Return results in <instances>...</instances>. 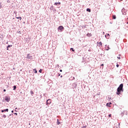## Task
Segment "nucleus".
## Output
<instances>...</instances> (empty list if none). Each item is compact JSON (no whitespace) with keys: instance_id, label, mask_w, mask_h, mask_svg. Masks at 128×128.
<instances>
[{"instance_id":"1","label":"nucleus","mask_w":128,"mask_h":128,"mask_svg":"<svg viewBox=\"0 0 128 128\" xmlns=\"http://www.w3.org/2000/svg\"><path fill=\"white\" fill-rule=\"evenodd\" d=\"M123 88H124V84H121L117 89L116 94H118V96H120V92H124V90H122Z\"/></svg>"},{"instance_id":"2","label":"nucleus","mask_w":128,"mask_h":128,"mask_svg":"<svg viewBox=\"0 0 128 128\" xmlns=\"http://www.w3.org/2000/svg\"><path fill=\"white\" fill-rule=\"evenodd\" d=\"M32 56L30 55V54H28L26 57V58H28V60H32Z\"/></svg>"},{"instance_id":"3","label":"nucleus","mask_w":128,"mask_h":128,"mask_svg":"<svg viewBox=\"0 0 128 128\" xmlns=\"http://www.w3.org/2000/svg\"><path fill=\"white\" fill-rule=\"evenodd\" d=\"M52 104V101L50 99H48L46 100V104Z\"/></svg>"},{"instance_id":"4","label":"nucleus","mask_w":128,"mask_h":128,"mask_svg":"<svg viewBox=\"0 0 128 128\" xmlns=\"http://www.w3.org/2000/svg\"><path fill=\"white\" fill-rule=\"evenodd\" d=\"M64 26H59L58 28V30H64Z\"/></svg>"},{"instance_id":"5","label":"nucleus","mask_w":128,"mask_h":128,"mask_svg":"<svg viewBox=\"0 0 128 128\" xmlns=\"http://www.w3.org/2000/svg\"><path fill=\"white\" fill-rule=\"evenodd\" d=\"M5 100H6V102H10V97H8V96H6V98H5Z\"/></svg>"},{"instance_id":"6","label":"nucleus","mask_w":128,"mask_h":128,"mask_svg":"<svg viewBox=\"0 0 128 128\" xmlns=\"http://www.w3.org/2000/svg\"><path fill=\"white\" fill-rule=\"evenodd\" d=\"M86 36L88 37V38H90V36H92V34L90 33H88L87 34Z\"/></svg>"},{"instance_id":"7","label":"nucleus","mask_w":128,"mask_h":128,"mask_svg":"<svg viewBox=\"0 0 128 128\" xmlns=\"http://www.w3.org/2000/svg\"><path fill=\"white\" fill-rule=\"evenodd\" d=\"M12 46V45H8L7 46V50H8V48H11Z\"/></svg>"},{"instance_id":"8","label":"nucleus","mask_w":128,"mask_h":128,"mask_svg":"<svg viewBox=\"0 0 128 128\" xmlns=\"http://www.w3.org/2000/svg\"><path fill=\"white\" fill-rule=\"evenodd\" d=\"M54 4L55 6H58V4H60V2H55V3Z\"/></svg>"},{"instance_id":"9","label":"nucleus","mask_w":128,"mask_h":128,"mask_svg":"<svg viewBox=\"0 0 128 128\" xmlns=\"http://www.w3.org/2000/svg\"><path fill=\"white\" fill-rule=\"evenodd\" d=\"M86 12H90L91 10H90V9L88 8L86 9Z\"/></svg>"},{"instance_id":"10","label":"nucleus","mask_w":128,"mask_h":128,"mask_svg":"<svg viewBox=\"0 0 128 128\" xmlns=\"http://www.w3.org/2000/svg\"><path fill=\"white\" fill-rule=\"evenodd\" d=\"M98 44H100V46H102V42H99Z\"/></svg>"},{"instance_id":"11","label":"nucleus","mask_w":128,"mask_h":128,"mask_svg":"<svg viewBox=\"0 0 128 128\" xmlns=\"http://www.w3.org/2000/svg\"><path fill=\"white\" fill-rule=\"evenodd\" d=\"M16 18L18 20H22V17H16Z\"/></svg>"},{"instance_id":"12","label":"nucleus","mask_w":128,"mask_h":128,"mask_svg":"<svg viewBox=\"0 0 128 128\" xmlns=\"http://www.w3.org/2000/svg\"><path fill=\"white\" fill-rule=\"evenodd\" d=\"M57 124H60V122L58 121V119L57 120Z\"/></svg>"},{"instance_id":"13","label":"nucleus","mask_w":128,"mask_h":128,"mask_svg":"<svg viewBox=\"0 0 128 128\" xmlns=\"http://www.w3.org/2000/svg\"><path fill=\"white\" fill-rule=\"evenodd\" d=\"M110 104H112V102L108 103L106 104L107 106H110Z\"/></svg>"},{"instance_id":"14","label":"nucleus","mask_w":128,"mask_h":128,"mask_svg":"<svg viewBox=\"0 0 128 128\" xmlns=\"http://www.w3.org/2000/svg\"><path fill=\"white\" fill-rule=\"evenodd\" d=\"M16 86H14V90H16Z\"/></svg>"},{"instance_id":"15","label":"nucleus","mask_w":128,"mask_h":128,"mask_svg":"<svg viewBox=\"0 0 128 128\" xmlns=\"http://www.w3.org/2000/svg\"><path fill=\"white\" fill-rule=\"evenodd\" d=\"M42 70L40 69V70H39V72H40V74H42Z\"/></svg>"},{"instance_id":"16","label":"nucleus","mask_w":128,"mask_h":128,"mask_svg":"<svg viewBox=\"0 0 128 128\" xmlns=\"http://www.w3.org/2000/svg\"><path fill=\"white\" fill-rule=\"evenodd\" d=\"M35 74H38V71L36 70V69H34Z\"/></svg>"},{"instance_id":"17","label":"nucleus","mask_w":128,"mask_h":128,"mask_svg":"<svg viewBox=\"0 0 128 128\" xmlns=\"http://www.w3.org/2000/svg\"><path fill=\"white\" fill-rule=\"evenodd\" d=\"M50 10H54V6H52L50 8Z\"/></svg>"},{"instance_id":"18","label":"nucleus","mask_w":128,"mask_h":128,"mask_svg":"<svg viewBox=\"0 0 128 128\" xmlns=\"http://www.w3.org/2000/svg\"><path fill=\"white\" fill-rule=\"evenodd\" d=\"M113 18H114V20H116V16H113Z\"/></svg>"},{"instance_id":"19","label":"nucleus","mask_w":128,"mask_h":128,"mask_svg":"<svg viewBox=\"0 0 128 128\" xmlns=\"http://www.w3.org/2000/svg\"><path fill=\"white\" fill-rule=\"evenodd\" d=\"M117 58H118V60H120V55H119V56H118Z\"/></svg>"},{"instance_id":"20","label":"nucleus","mask_w":128,"mask_h":128,"mask_svg":"<svg viewBox=\"0 0 128 128\" xmlns=\"http://www.w3.org/2000/svg\"><path fill=\"white\" fill-rule=\"evenodd\" d=\"M4 112H8V108L5 109V110H4Z\"/></svg>"},{"instance_id":"21","label":"nucleus","mask_w":128,"mask_h":128,"mask_svg":"<svg viewBox=\"0 0 128 128\" xmlns=\"http://www.w3.org/2000/svg\"><path fill=\"white\" fill-rule=\"evenodd\" d=\"M70 50H72V52H74V50L72 48H71Z\"/></svg>"},{"instance_id":"22","label":"nucleus","mask_w":128,"mask_h":128,"mask_svg":"<svg viewBox=\"0 0 128 128\" xmlns=\"http://www.w3.org/2000/svg\"><path fill=\"white\" fill-rule=\"evenodd\" d=\"M3 118H6V115H3Z\"/></svg>"},{"instance_id":"23","label":"nucleus","mask_w":128,"mask_h":128,"mask_svg":"<svg viewBox=\"0 0 128 128\" xmlns=\"http://www.w3.org/2000/svg\"><path fill=\"white\" fill-rule=\"evenodd\" d=\"M30 94H34V92H32V91H30Z\"/></svg>"},{"instance_id":"24","label":"nucleus","mask_w":128,"mask_h":128,"mask_svg":"<svg viewBox=\"0 0 128 128\" xmlns=\"http://www.w3.org/2000/svg\"><path fill=\"white\" fill-rule=\"evenodd\" d=\"M108 116H109V118H112V114H109V115H108Z\"/></svg>"},{"instance_id":"25","label":"nucleus","mask_w":128,"mask_h":128,"mask_svg":"<svg viewBox=\"0 0 128 128\" xmlns=\"http://www.w3.org/2000/svg\"><path fill=\"white\" fill-rule=\"evenodd\" d=\"M119 66H120V65L116 64V67H117V68H118Z\"/></svg>"},{"instance_id":"26","label":"nucleus","mask_w":128,"mask_h":128,"mask_svg":"<svg viewBox=\"0 0 128 128\" xmlns=\"http://www.w3.org/2000/svg\"><path fill=\"white\" fill-rule=\"evenodd\" d=\"M4 112V110H2V112Z\"/></svg>"},{"instance_id":"27","label":"nucleus","mask_w":128,"mask_h":128,"mask_svg":"<svg viewBox=\"0 0 128 128\" xmlns=\"http://www.w3.org/2000/svg\"><path fill=\"white\" fill-rule=\"evenodd\" d=\"M60 72H62V70H60Z\"/></svg>"},{"instance_id":"28","label":"nucleus","mask_w":128,"mask_h":128,"mask_svg":"<svg viewBox=\"0 0 128 128\" xmlns=\"http://www.w3.org/2000/svg\"><path fill=\"white\" fill-rule=\"evenodd\" d=\"M127 20H128V22H126V24H128V18H127Z\"/></svg>"},{"instance_id":"29","label":"nucleus","mask_w":128,"mask_h":128,"mask_svg":"<svg viewBox=\"0 0 128 128\" xmlns=\"http://www.w3.org/2000/svg\"><path fill=\"white\" fill-rule=\"evenodd\" d=\"M101 66H104V64H102Z\"/></svg>"},{"instance_id":"30","label":"nucleus","mask_w":128,"mask_h":128,"mask_svg":"<svg viewBox=\"0 0 128 128\" xmlns=\"http://www.w3.org/2000/svg\"><path fill=\"white\" fill-rule=\"evenodd\" d=\"M6 89L4 90V92H6Z\"/></svg>"},{"instance_id":"31","label":"nucleus","mask_w":128,"mask_h":128,"mask_svg":"<svg viewBox=\"0 0 128 128\" xmlns=\"http://www.w3.org/2000/svg\"><path fill=\"white\" fill-rule=\"evenodd\" d=\"M14 114H16V116H18V113H15Z\"/></svg>"},{"instance_id":"32","label":"nucleus","mask_w":128,"mask_h":128,"mask_svg":"<svg viewBox=\"0 0 128 128\" xmlns=\"http://www.w3.org/2000/svg\"><path fill=\"white\" fill-rule=\"evenodd\" d=\"M60 78H62V76H60Z\"/></svg>"},{"instance_id":"33","label":"nucleus","mask_w":128,"mask_h":128,"mask_svg":"<svg viewBox=\"0 0 128 128\" xmlns=\"http://www.w3.org/2000/svg\"><path fill=\"white\" fill-rule=\"evenodd\" d=\"M12 112H14V110H12Z\"/></svg>"},{"instance_id":"34","label":"nucleus","mask_w":128,"mask_h":128,"mask_svg":"<svg viewBox=\"0 0 128 128\" xmlns=\"http://www.w3.org/2000/svg\"><path fill=\"white\" fill-rule=\"evenodd\" d=\"M108 36H110V34H108Z\"/></svg>"},{"instance_id":"35","label":"nucleus","mask_w":128,"mask_h":128,"mask_svg":"<svg viewBox=\"0 0 128 128\" xmlns=\"http://www.w3.org/2000/svg\"><path fill=\"white\" fill-rule=\"evenodd\" d=\"M16 110H18V108H16Z\"/></svg>"},{"instance_id":"36","label":"nucleus","mask_w":128,"mask_h":128,"mask_svg":"<svg viewBox=\"0 0 128 128\" xmlns=\"http://www.w3.org/2000/svg\"><path fill=\"white\" fill-rule=\"evenodd\" d=\"M121 2H122V0H120Z\"/></svg>"},{"instance_id":"37","label":"nucleus","mask_w":128,"mask_h":128,"mask_svg":"<svg viewBox=\"0 0 128 128\" xmlns=\"http://www.w3.org/2000/svg\"><path fill=\"white\" fill-rule=\"evenodd\" d=\"M58 76H60V74H59V75H58Z\"/></svg>"}]
</instances>
